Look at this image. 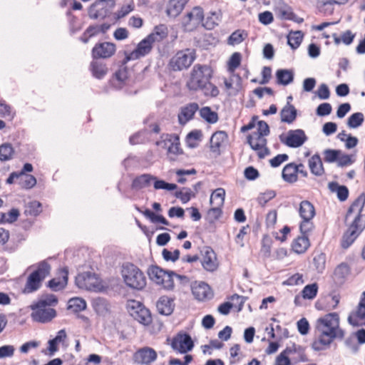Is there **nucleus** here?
<instances>
[{
  "mask_svg": "<svg viewBox=\"0 0 365 365\" xmlns=\"http://www.w3.org/2000/svg\"><path fill=\"white\" fill-rule=\"evenodd\" d=\"M277 83L284 86L291 83L294 81V73L287 69H279L276 72Z\"/></svg>",
  "mask_w": 365,
  "mask_h": 365,
  "instance_id": "36",
  "label": "nucleus"
},
{
  "mask_svg": "<svg viewBox=\"0 0 365 365\" xmlns=\"http://www.w3.org/2000/svg\"><path fill=\"white\" fill-rule=\"evenodd\" d=\"M188 1L189 0H170L166 9L167 15L173 18L178 16L182 12Z\"/></svg>",
  "mask_w": 365,
  "mask_h": 365,
  "instance_id": "27",
  "label": "nucleus"
},
{
  "mask_svg": "<svg viewBox=\"0 0 365 365\" xmlns=\"http://www.w3.org/2000/svg\"><path fill=\"white\" fill-rule=\"evenodd\" d=\"M297 115V110L295 107L289 103V101L287 102L286 105L280 111V116L282 122L287 123H293Z\"/></svg>",
  "mask_w": 365,
  "mask_h": 365,
  "instance_id": "26",
  "label": "nucleus"
},
{
  "mask_svg": "<svg viewBox=\"0 0 365 365\" xmlns=\"http://www.w3.org/2000/svg\"><path fill=\"white\" fill-rule=\"evenodd\" d=\"M199 113L200 117L208 123L213 124L218 120L217 113L212 110L208 106H205L200 109Z\"/></svg>",
  "mask_w": 365,
  "mask_h": 365,
  "instance_id": "39",
  "label": "nucleus"
},
{
  "mask_svg": "<svg viewBox=\"0 0 365 365\" xmlns=\"http://www.w3.org/2000/svg\"><path fill=\"white\" fill-rule=\"evenodd\" d=\"M227 134L225 131L220 130L214 133L210 138V148L212 152L219 150L221 145L227 140Z\"/></svg>",
  "mask_w": 365,
  "mask_h": 365,
  "instance_id": "31",
  "label": "nucleus"
},
{
  "mask_svg": "<svg viewBox=\"0 0 365 365\" xmlns=\"http://www.w3.org/2000/svg\"><path fill=\"white\" fill-rule=\"evenodd\" d=\"M202 258L201 264L207 272H214L218 267L217 256L214 250L210 247H205L201 251Z\"/></svg>",
  "mask_w": 365,
  "mask_h": 365,
  "instance_id": "18",
  "label": "nucleus"
},
{
  "mask_svg": "<svg viewBox=\"0 0 365 365\" xmlns=\"http://www.w3.org/2000/svg\"><path fill=\"white\" fill-rule=\"evenodd\" d=\"M309 247V240L307 235H302L296 238L292 244V250L298 254L304 253Z\"/></svg>",
  "mask_w": 365,
  "mask_h": 365,
  "instance_id": "34",
  "label": "nucleus"
},
{
  "mask_svg": "<svg viewBox=\"0 0 365 365\" xmlns=\"http://www.w3.org/2000/svg\"><path fill=\"white\" fill-rule=\"evenodd\" d=\"M133 359L138 364L149 365L157 359V353L152 348L143 347L134 354Z\"/></svg>",
  "mask_w": 365,
  "mask_h": 365,
  "instance_id": "22",
  "label": "nucleus"
},
{
  "mask_svg": "<svg viewBox=\"0 0 365 365\" xmlns=\"http://www.w3.org/2000/svg\"><path fill=\"white\" fill-rule=\"evenodd\" d=\"M212 76V71L209 66L195 64L191 71L187 87L190 91H201L206 96L216 97L219 90L210 83Z\"/></svg>",
  "mask_w": 365,
  "mask_h": 365,
  "instance_id": "2",
  "label": "nucleus"
},
{
  "mask_svg": "<svg viewBox=\"0 0 365 365\" xmlns=\"http://www.w3.org/2000/svg\"><path fill=\"white\" fill-rule=\"evenodd\" d=\"M163 140L156 142V145L163 148L168 147V151L170 154L175 155L182 153V150L180 147L179 137L175 134H166L162 136Z\"/></svg>",
  "mask_w": 365,
  "mask_h": 365,
  "instance_id": "17",
  "label": "nucleus"
},
{
  "mask_svg": "<svg viewBox=\"0 0 365 365\" xmlns=\"http://www.w3.org/2000/svg\"><path fill=\"white\" fill-rule=\"evenodd\" d=\"M222 206L215 205V207L210 208L207 213L206 220L209 223H214L222 215Z\"/></svg>",
  "mask_w": 365,
  "mask_h": 365,
  "instance_id": "49",
  "label": "nucleus"
},
{
  "mask_svg": "<svg viewBox=\"0 0 365 365\" xmlns=\"http://www.w3.org/2000/svg\"><path fill=\"white\" fill-rule=\"evenodd\" d=\"M183 190L185 191H177L175 196L179 198L183 204H185L190 200L192 197H195V194L187 187H183Z\"/></svg>",
  "mask_w": 365,
  "mask_h": 365,
  "instance_id": "55",
  "label": "nucleus"
},
{
  "mask_svg": "<svg viewBox=\"0 0 365 365\" xmlns=\"http://www.w3.org/2000/svg\"><path fill=\"white\" fill-rule=\"evenodd\" d=\"M316 329L319 338L312 343V348L321 351L329 345L334 339H343L344 331L339 328V317L336 312L329 313L317 320Z\"/></svg>",
  "mask_w": 365,
  "mask_h": 365,
  "instance_id": "1",
  "label": "nucleus"
},
{
  "mask_svg": "<svg viewBox=\"0 0 365 365\" xmlns=\"http://www.w3.org/2000/svg\"><path fill=\"white\" fill-rule=\"evenodd\" d=\"M171 347L180 354H185L193 349L194 343L188 334H178L173 339Z\"/></svg>",
  "mask_w": 365,
  "mask_h": 365,
  "instance_id": "16",
  "label": "nucleus"
},
{
  "mask_svg": "<svg viewBox=\"0 0 365 365\" xmlns=\"http://www.w3.org/2000/svg\"><path fill=\"white\" fill-rule=\"evenodd\" d=\"M50 272V264L45 260L40 262L36 269L29 275L23 292L30 294L38 290L42 282L49 275Z\"/></svg>",
  "mask_w": 365,
  "mask_h": 365,
  "instance_id": "5",
  "label": "nucleus"
},
{
  "mask_svg": "<svg viewBox=\"0 0 365 365\" xmlns=\"http://www.w3.org/2000/svg\"><path fill=\"white\" fill-rule=\"evenodd\" d=\"M199 110V106L197 103H190L180 108L178 113V121L182 125H185L192 120L195 113Z\"/></svg>",
  "mask_w": 365,
  "mask_h": 365,
  "instance_id": "23",
  "label": "nucleus"
},
{
  "mask_svg": "<svg viewBox=\"0 0 365 365\" xmlns=\"http://www.w3.org/2000/svg\"><path fill=\"white\" fill-rule=\"evenodd\" d=\"M31 309L33 311L31 317L35 322L47 323L56 316V311L53 308L40 307L38 304H33Z\"/></svg>",
  "mask_w": 365,
  "mask_h": 365,
  "instance_id": "14",
  "label": "nucleus"
},
{
  "mask_svg": "<svg viewBox=\"0 0 365 365\" xmlns=\"http://www.w3.org/2000/svg\"><path fill=\"white\" fill-rule=\"evenodd\" d=\"M155 41V34H150L140 41L135 49L132 52H125L123 63L126 64L130 61L137 60L148 55L153 48V43Z\"/></svg>",
  "mask_w": 365,
  "mask_h": 365,
  "instance_id": "6",
  "label": "nucleus"
},
{
  "mask_svg": "<svg viewBox=\"0 0 365 365\" xmlns=\"http://www.w3.org/2000/svg\"><path fill=\"white\" fill-rule=\"evenodd\" d=\"M115 50L113 43H98L92 49V56L94 59L110 58L115 53Z\"/></svg>",
  "mask_w": 365,
  "mask_h": 365,
  "instance_id": "19",
  "label": "nucleus"
},
{
  "mask_svg": "<svg viewBox=\"0 0 365 365\" xmlns=\"http://www.w3.org/2000/svg\"><path fill=\"white\" fill-rule=\"evenodd\" d=\"M191 288L192 294L198 301L210 299L213 296L210 286L204 282H195Z\"/></svg>",
  "mask_w": 365,
  "mask_h": 365,
  "instance_id": "21",
  "label": "nucleus"
},
{
  "mask_svg": "<svg viewBox=\"0 0 365 365\" xmlns=\"http://www.w3.org/2000/svg\"><path fill=\"white\" fill-rule=\"evenodd\" d=\"M323 153L324 161L331 163L337 161L339 156L341 154V151L340 150L326 149Z\"/></svg>",
  "mask_w": 365,
  "mask_h": 365,
  "instance_id": "52",
  "label": "nucleus"
},
{
  "mask_svg": "<svg viewBox=\"0 0 365 365\" xmlns=\"http://www.w3.org/2000/svg\"><path fill=\"white\" fill-rule=\"evenodd\" d=\"M309 167L312 173L317 176H321L324 173L322 162L318 154L314 155L309 160Z\"/></svg>",
  "mask_w": 365,
  "mask_h": 365,
  "instance_id": "35",
  "label": "nucleus"
},
{
  "mask_svg": "<svg viewBox=\"0 0 365 365\" xmlns=\"http://www.w3.org/2000/svg\"><path fill=\"white\" fill-rule=\"evenodd\" d=\"M4 215V219L1 221V223H13L16 222L20 215L19 210L17 208H12L8 213L0 212Z\"/></svg>",
  "mask_w": 365,
  "mask_h": 365,
  "instance_id": "54",
  "label": "nucleus"
},
{
  "mask_svg": "<svg viewBox=\"0 0 365 365\" xmlns=\"http://www.w3.org/2000/svg\"><path fill=\"white\" fill-rule=\"evenodd\" d=\"M150 279L158 284H160L165 289L173 290L175 287L174 277L180 281H187L185 276L176 274L173 271H166L157 265H152L148 269Z\"/></svg>",
  "mask_w": 365,
  "mask_h": 365,
  "instance_id": "3",
  "label": "nucleus"
},
{
  "mask_svg": "<svg viewBox=\"0 0 365 365\" xmlns=\"http://www.w3.org/2000/svg\"><path fill=\"white\" fill-rule=\"evenodd\" d=\"M365 228V217L354 220L347 231L343 235L341 245L344 249L349 247Z\"/></svg>",
  "mask_w": 365,
  "mask_h": 365,
  "instance_id": "9",
  "label": "nucleus"
},
{
  "mask_svg": "<svg viewBox=\"0 0 365 365\" xmlns=\"http://www.w3.org/2000/svg\"><path fill=\"white\" fill-rule=\"evenodd\" d=\"M98 34H100L98 25H91L83 33L80 40L83 43H87L91 38L97 36Z\"/></svg>",
  "mask_w": 365,
  "mask_h": 365,
  "instance_id": "45",
  "label": "nucleus"
},
{
  "mask_svg": "<svg viewBox=\"0 0 365 365\" xmlns=\"http://www.w3.org/2000/svg\"><path fill=\"white\" fill-rule=\"evenodd\" d=\"M204 21V11L202 7L195 6L192 10L187 13L182 19V25L185 30L192 31L202 25Z\"/></svg>",
  "mask_w": 365,
  "mask_h": 365,
  "instance_id": "12",
  "label": "nucleus"
},
{
  "mask_svg": "<svg viewBox=\"0 0 365 365\" xmlns=\"http://www.w3.org/2000/svg\"><path fill=\"white\" fill-rule=\"evenodd\" d=\"M91 70L93 76L98 79L103 78L108 71L106 64L98 61H93L91 62Z\"/></svg>",
  "mask_w": 365,
  "mask_h": 365,
  "instance_id": "37",
  "label": "nucleus"
},
{
  "mask_svg": "<svg viewBox=\"0 0 365 365\" xmlns=\"http://www.w3.org/2000/svg\"><path fill=\"white\" fill-rule=\"evenodd\" d=\"M283 180L289 183H294L297 181V165L294 163H290L286 165L282 173Z\"/></svg>",
  "mask_w": 365,
  "mask_h": 365,
  "instance_id": "28",
  "label": "nucleus"
},
{
  "mask_svg": "<svg viewBox=\"0 0 365 365\" xmlns=\"http://www.w3.org/2000/svg\"><path fill=\"white\" fill-rule=\"evenodd\" d=\"M275 196L276 192L274 190H267L257 197V202L262 206H264L267 202L274 198Z\"/></svg>",
  "mask_w": 365,
  "mask_h": 365,
  "instance_id": "60",
  "label": "nucleus"
},
{
  "mask_svg": "<svg viewBox=\"0 0 365 365\" xmlns=\"http://www.w3.org/2000/svg\"><path fill=\"white\" fill-rule=\"evenodd\" d=\"M75 282L76 286L81 289L89 291H97L100 289V283L97 275L91 272H85L78 274L76 277Z\"/></svg>",
  "mask_w": 365,
  "mask_h": 365,
  "instance_id": "13",
  "label": "nucleus"
},
{
  "mask_svg": "<svg viewBox=\"0 0 365 365\" xmlns=\"http://www.w3.org/2000/svg\"><path fill=\"white\" fill-rule=\"evenodd\" d=\"M180 250H175L173 252L169 251L167 249H164L162 252L163 259L167 261H171L173 262H176L180 257Z\"/></svg>",
  "mask_w": 365,
  "mask_h": 365,
  "instance_id": "59",
  "label": "nucleus"
},
{
  "mask_svg": "<svg viewBox=\"0 0 365 365\" xmlns=\"http://www.w3.org/2000/svg\"><path fill=\"white\" fill-rule=\"evenodd\" d=\"M128 312L130 316L140 324L148 326L152 322V315L148 309H147L140 302L133 300L128 305Z\"/></svg>",
  "mask_w": 365,
  "mask_h": 365,
  "instance_id": "10",
  "label": "nucleus"
},
{
  "mask_svg": "<svg viewBox=\"0 0 365 365\" xmlns=\"http://www.w3.org/2000/svg\"><path fill=\"white\" fill-rule=\"evenodd\" d=\"M143 215L149 218L150 221L153 223L160 222L165 225H168L169 222L161 215H155L153 212L151 210L146 209L143 212Z\"/></svg>",
  "mask_w": 365,
  "mask_h": 365,
  "instance_id": "50",
  "label": "nucleus"
},
{
  "mask_svg": "<svg viewBox=\"0 0 365 365\" xmlns=\"http://www.w3.org/2000/svg\"><path fill=\"white\" fill-rule=\"evenodd\" d=\"M153 186L155 190H174L177 188V185L169 183L163 180H158L156 177L153 180Z\"/></svg>",
  "mask_w": 365,
  "mask_h": 365,
  "instance_id": "51",
  "label": "nucleus"
},
{
  "mask_svg": "<svg viewBox=\"0 0 365 365\" xmlns=\"http://www.w3.org/2000/svg\"><path fill=\"white\" fill-rule=\"evenodd\" d=\"M247 36L244 31L237 30L229 36L227 43L232 46L240 44L245 40Z\"/></svg>",
  "mask_w": 365,
  "mask_h": 365,
  "instance_id": "46",
  "label": "nucleus"
},
{
  "mask_svg": "<svg viewBox=\"0 0 365 365\" xmlns=\"http://www.w3.org/2000/svg\"><path fill=\"white\" fill-rule=\"evenodd\" d=\"M264 137L265 135L255 131L247 138V143L252 150L257 151V155L260 159L264 158L270 153L267 147V140Z\"/></svg>",
  "mask_w": 365,
  "mask_h": 365,
  "instance_id": "11",
  "label": "nucleus"
},
{
  "mask_svg": "<svg viewBox=\"0 0 365 365\" xmlns=\"http://www.w3.org/2000/svg\"><path fill=\"white\" fill-rule=\"evenodd\" d=\"M282 143L290 148H298L302 145L307 140V137L303 130H290L287 137L284 139L283 135L279 136Z\"/></svg>",
  "mask_w": 365,
  "mask_h": 365,
  "instance_id": "15",
  "label": "nucleus"
},
{
  "mask_svg": "<svg viewBox=\"0 0 365 365\" xmlns=\"http://www.w3.org/2000/svg\"><path fill=\"white\" fill-rule=\"evenodd\" d=\"M19 180V184L26 189H30L36 184V179L32 175H24Z\"/></svg>",
  "mask_w": 365,
  "mask_h": 365,
  "instance_id": "56",
  "label": "nucleus"
},
{
  "mask_svg": "<svg viewBox=\"0 0 365 365\" xmlns=\"http://www.w3.org/2000/svg\"><path fill=\"white\" fill-rule=\"evenodd\" d=\"M35 304H38L40 307H50L51 306H56L58 304V298L53 294H47L43 295Z\"/></svg>",
  "mask_w": 365,
  "mask_h": 365,
  "instance_id": "43",
  "label": "nucleus"
},
{
  "mask_svg": "<svg viewBox=\"0 0 365 365\" xmlns=\"http://www.w3.org/2000/svg\"><path fill=\"white\" fill-rule=\"evenodd\" d=\"M115 6V0H96L89 6L88 15L91 19H103L112 14Z\"/></svg>",
  "mask_w": 365,
  "mask_h": 365,
  "instance_id": "8",
  "label": "nucleus"
},
{
  "mask_svg": "<svg viewBox=\"0 0 365 365\" xmlns=\"http://www.w3.org/2000/svg\"><path fill=\"white\" fill-rule=\"evenodd\" d=\"M365 205V193L363 192L353 202L349 208L347 210L346 215V220H347L351 215L352 213L356 212V215L354 220L358 219V217H365V215H362L361 212Z\"/></svg>",
  "mask_w": 365,
  "mask_h": 365,
  "instance_id": "24",
  "label": "nucleus"
},
{
  "mask_svg": "<svg viewBox=\"0 0 365 365\" xmlns=\"http://www.w3.org/2000/svg\"><path fill=\"white\" fill-rule=\"evenodd\" d=\"M202 136V131L200 130H194L190 132L186 137V140L188 146L190 148L195 147V143H192V140H200Z\"/></svg>",
  "mask_w": 365,
  "mask_h": 365,
  "instance_id": "58",
  "label": "nucleus"
},
{
  "mask_svg": "<svg viewBox=\"0 0 365 365\" xmlns=\"http://www.w3.org/2000/svg\"><path fill=\"white\" fill-rule=\"evenodd\" d=\"M225 191L223 188H217L212 192L210 199V205L223 206L225 202Z\"/></svg>",
  "mask_w": 365,
  "mask_h": 365,
  "instance_id": "42",
  "label": "nucleus"
},
{
  "mask_svg": "<svg viewBox=\"0 0 365 365\" xmlns=\"http://www.w3.org/2000/svg\"><path fill=\"white\" fill-rule=\"evenodd\" d=\"M364 122V114L358 112L349 116L347 120V125L351 128H356L360 126Z\"/></svg>",
  "mask_w": 365,
  "mask_h": 365,
  "instance_id": "48",
  "label": "nucleus"
},
{
  "mask_svg": "<svg viewBox=\"0 0 365 365\" xmlns=\"http://www.w3.org/2000/svg\"><path fill=\"white\" fill-rule=\"evenodd\" d=\"M244 175L249 180H255L259 176V173L256 168L249 166L245 169Z\"/></svg>",
  "mask_w": 365,
  "mask_h": 365,
  "instance_id": "64",
  "label": "nucleus"
},
{
  "mask_svg": "<svg viewBox=\"0 0 365 365\" xmlns=\"http://www.w3.org/2000/svg\"><path fill=\"white\" fill-rule=\"evenodd\" d=\"M195 59V51L191 49H185L177 52L171 58L168 65L172 71H180L189 68Z\"/></svg>",
  "mask_w": 365,
  "mask_h": 365,
  "instance_id": "7",
  "label": "nucleus"
},
{
  "mask_svg": "<svg viewBox=\"0 0 365 365\" xmlns=\"http://www.w3.org/2000/svg\"><path fill=\"white\" fill-rule=\"evenodd\" d=\"M121 274L125 284L131 289L141 290L146 285L144 273L133 264H123Z\"/></svg>",
  "mask_w": 365,
  "mask_h": 365,
  "instance_id": "4",
  "label": "nucleus"
},
{
  "mask_svg": "<svg viewBox=\"0 0 365 365\" xmlns=\"http://www.w3.org/2000/svg\"><path fill=\"white\" fill-rule=\"evenodd\" d=\"M299 213L302 219H313L315 215V208L309 201L303 200L299 205Z\"/></svg>",
  "mask_w": 365,
  "mask_h": 365,
  "instance_id": "32",
  "label": "nucleus"
},
{
  "mask_svg": "<svg viewBox=\"0 0 365 365\" xmlns=\"http://www.w3.org/2000/svg\"><path fill=\"white\" fill-rule=\"evenodd\" d=\"M241 58L242 56L240 53H234L230 58L228 62V70L230 71H234L237 68H238L241 63Z\"/></svg>",
  "mask_w": 365,
  "mask_h": 365,
  "instance_id": "57",
  "label": "nucleus"
},
{
  "mask_svg": "<svg viewBox=\"0 0 365 365\" xmlns=\"http://www.w3.org/2000/svg\"><path fill=\"white\" fill-rule=\"evenodd\" d=\"M86 302L84 299L78 297L72 298L68 301V309H72L74 312H79L86 309Z\"/></svg>",
  "mask_w": 365,
  "mask_h": 365,
  "instance_id": "44",
  "label": "nucleus"
},
{
  "mask_svg": "<svg viewBox=\"0 0 365 365\" xmlns=\"http://www.w3.org/2000/svg\"><path fill=\"white\" fill-rule=\"evenodd\" d=\"M318 285L317 283L306 285L302 291L304 299H313L317 294Z\"/></svg>",
  "mask_w": 365,
  "mask_h": 365,
  "instance_id": "47",
  "label": "nucleus"
},
{
  "mask_svg": "<svg viewBox=\"0 0 365 365\" xmlns=\"http://www.w3.org/2000/svg\"><path fill=\"white\" fill-rule=\"evenodd\" d=\"M303 34L301 31H291L287 36V43L292 48H297L301 44Z\"/></svg>",
  "mask_w": 365,
  "mask_h": 365,
  "instance_id": "40",
  "label": "nucleus"
},
{
  "mask_svg": "<svg viewBox=\"0 0 365 365\" xmlns=\"http://www.w3.org/2000/svg\"><path fill=\"white\" fill-rule=\"evenodd\" d=\"M312 220V219H302L299 225V230L302 235H306L313 230L314 224Z\"/></svg>",
  "mask_w": 365,
  "mask_h": 365,
  "instance_id": "61",
  "label": "nucleus"
},
{
  "mask_svg": "<svg viewBox=\"0 0 365 365\" xmlns=\"http://www.w3.org/2000/svg\"><path fill=\"white\" fill-rule=\"evenodd\" d=\"M155 176L150 174H143L137 176L132 182L131 187L134 190H141L150 185Z\"/></svg>",
  "mask_w": 365,
  "mask_h": 365,
  "instance_id": "29",
  "label": "nucleus"
},
{
  "mask_svg": "<svg viewBox=\"0 0 365 365\" xmlns=\"http://www.w3.org/2000/svg\"><path fill=\"white\" fill-rule=\"evenodd\" d=\"M174 303L171 298L166 296L160 297L156 304V307L159 314L169 316L174 310Z\"/></svg>",
  "mask_w": 365,
  "mask_h": 365,
  "instance_id": "25",
  "label": "nucleus"
},
{
  "mask_svg": "<svg viewBox=\"0 0 365 365\" xmlns=\"http://www.w3.org/2000/svg\"><path fill=\"white\" fill-rule=\"evenodd\" d=\"M331 106L329 103H323L318 106L316 113L319 116H326L331 113Z\"/></svg>",
  "mask_w": 365,
  "mask_h": 365,
  "instance_id": "62",
  "label": "nucleus"
},
{
  "mask_svg": "<svg viewBox=\"0 0 365 365\" xmlns=\"http://www.w3.org/2000/svg\"><path fill=\"white\" fill-rule=\"evenodd\" d=\"M68 279V269L65 267L59 269L58 276L48 282V287L54 292L63 289L67 284Z\"/></svg>",
  "mask_w": 365,
  "mask_h": 365,
  "instance_id": "20",
  "label": "nucleus"
},
{
  "mask_svg": "<svg viewBox=\"0 0 365 365\" xmlns=\"http://www.w3.org/2000/svg\"><path fill=\"white\" fill-rule=\"evenodd\" d=\"M317 96L322 100L328 99L330 96V91L328 86L325 83H322L317 91Z\"/></svg>",
  "mask_w": 365,
  "mask_h": 365,
  "instance_id": "63",
  "label": "nucleus"
},
{
  "mask_svg": "<svg viewBox=\"0 0 365 365\" xmlns=\"http://www.w3.org/2000/svg\"><path fill=\"white\" fill-rule=\"evenodd\" d=\"M14 149L9 143H5L0 145V160L9 161L13 158Z\"/></svg>",
  "mask_w": 365,
  "mask_h": 365,
  "instance_id": "41",
  "label": "nucleus"
},
{
  "mask_svg": "<svg viewBox=\"0 0 365 365\" xmlns=\"http://www.w3.org/2000/svg\"><path fill=\"white\" fill-rule=\"evenodd\" d=\"M221 14L217 11H211L207 15L206 19H204V21L202 22V26L208 30H211L215 28V26L218 25L219 21H220Z\"/></svg>",
  "mask_w": 365,
  "mask_h": 365,
  "instance_id": "38",
  "label": "nucleus"
},
{
  "mask_svg": "<svg viewBox=\"0 0 365 365\" xmlns=\"http://www.w3.org/2000/svg\"><path fill=\"white\" fill-rule=\"evenodd\" d=\"M328 187L331 192H336L339 201L344 202L349 197V190L345 185H340L336 182H331L328 184Z\"/></svg>",
  "mask_w": 365,
  "mask_h": 365,
  "instance_id": "33",
  "label": "nucleus"
},
{
  "mask_svg": "<svg viewBox=\"0 0 365 365\" xmlns=\"http://www.w3.org/2000/svg\"><path fill=\"white\" fill-rule=\"evenodd\" d=\"M326 255L324 253H319L313 258V264L318 272H322L325 268Z\"/></svg>",
  "mask_w": 365,
  "mask_h": 365,
  "instance_id": "53",
  "label": "nucleus"
},
{
  "mask_svg": "<svg viewBox=\"0 0 365 365\" xmlns=\"http://www.w3.org/2000/svg\"><path fill=\"white\" fill-rule=\"evenodd\" d=\"M349 274L350 268L349 265L345 262H342L339 264L334 269V280L337 284H341L345 282Z\"/></svg>",
  "mask_w": 365,
  "mask_h": 365,
  "instance_id": "30",
  "label": "nucleus"
}]
</instances>
